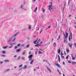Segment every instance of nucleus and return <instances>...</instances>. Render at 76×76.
<instances>
[{"label": "nucleus", "mask_w": 76, "mask_h": 76, "mask_svg": "<svg viewBox=\"0 0 76 76\" xmlns=\"http://www.w3.org/2000/svg\"><path fill=\"white\" fill-rule=\"evenodd\" d=\"M17 57V56H16V55H15L14 56V57Z\"/></svg>", "instance_id": "nucleus-47"}, {"label": "nucleus", "mask_w": 76, "mask_h": 76, "mask_svg": "<svg viewBox=\"0 0 76 76\" xmlns=\"http://www.w3.org/2000/svg\"><path fill=\"white\" fill-rule=\"evenodd\" d=\"M22 7H23V5H21L20 7L21 9H22Z\"/></svg>", "instance_id": "nucleus-40"}, {"label": "nucleus", "mask_w": 76, "mask_h": 76, "mask_svg": "<svg viewBox=\"0 0 76 76\" xmlns=\"http://www.w3.org/2000/svg\"><path fill=\"white\" fill-rule=\"evenodd\" d=\"M65 33L66 34V35H65V34H64V35L65 38L66 39V38H68V33H67V30H66V32H65Z\"/></svg>", "instance_id": "nucleus-1"}, {"label": "nucleus", "mask_w": 76, "mask_h": 76, "mask_svg": "<svg viewBox=\"0 0 76 76\" xmlns=\"http://www.w3.org/2000/svg\"><path fill=\"white\" fill-rule=\"evenodd\" d=\"M56 65L57 67H61L60 66V64H56Z\"/></svg>", "instance_id": "nucleus-6"}, {"label": "nucleus", "mask_w": 76, "mask_h": 76, "mask_svg": "<svg viewBox=\"0 0 76 76\" xmlns=\"http://www.w3.org/2000/svg\"><path fill=\"white\" fill-rule=\"evenodd\" d=\"M63 64H64H64H64V62H63Z\"/></svg>", "instance_id": "nucleus-53"}, {"label": "nucleus", "mask_w": 76, "mask_h": 76, "mask_svg": "<svg viewBox=\"0 0 76 76\" xmlns=\"http://www.w3.org/2000/svg\"><path fill=\"white\" fill-rule=\"evenodd\" d=\"M25 51H24L23 53L22 54H23V55H24V54H25Z\"/></svg>", "instance_id": "nucleus-29"}, {"label": "nucleus", "mask_w": 76, "mask_h": 76, "mask_svg": "<svg viewBox=\"0 0 76 76\" xmlns=\"http://www.w3.org/2000/svg\"><path fill=\"white\" fill-rule=\"evenodd\" d=\"M33 61H34V60H32L31 61V62L30 63V64H32V63H33Z\"/></svg>", "instance_id": "nucleus-19"}, {"label": "nucleus", "mask_w": 76, "mask_h": 76, "mask_svg": "<svg viewBox=\"0 0 76 76\" xmlns=\"http://www.w3.org/2000/svg\"><path fill=\"white\" fill-rule=\"evenodd\" d=\"M19 32H18L17 33H16L15 34H14L13 36H14V37H16V35H17V34H19Z\"/></svg>", "instance_id": "nucleus-8"}, {"label": "nucleus", "mask_w": 76, "mask_h": 76, "mask_svg": "<svg viewBox=\"0 0 76 76\" xmlns=\"http://www.w3.org/2000/svg\"><path fill=\"white\" fill-rule=\"evenodd\" d=\"M15 39H16V38H14V39L13 40V42H14V41H15Z\"/></svg>", "instance_id": "nucleus-32"}, {"label": "nucleus", "mask_w": 76, "mask_h": 76, "mask_svg": "<svg viewBox=\"0 0 76 76\" xmlns=\"http://www.w3.org/2000/svg\"><path fill=\"white\" fill-rule=\"evenodd\" d=\"M58 61L59 62H60L61 59H60V56L59 55H58Z\"/></svg>", "instance_id": "nucleus-9"}, {"label": "nucleus", "mask_w": 76, "mask_h": 76, "mask_svg": "<svg viewBox=\"0 0 76 76\" xmlns=\"http://www.w3.org/2000/svg\"><path fill=\"white\" fill-rule=\"evenodd\" d=\"M47 69L48 70H49V71L50 73H51V70H50V69L48 67L47 68Z\"/></svg>", "instance_id": "nucleus-14"}, {"label": "nucleus", "mask_w": 76, "mask_h": 76, "mask_svg": "<svg viewBox=\"0 0 76 76\" xmlns=\"http://www.w3.org/2000/svg\"><path fill=\"white\" fill-rule=\"evenodd\" d=\"M39 54H42V52H41V51H40V50L39 51Z\"/></svg>", "instance_id": "nucleus-21"}, {"label": "nucleus", "mask_w": 76, "mask_h": 76, "mask_svg": "<svg viewBox=\"0 0 76 76\" xmlns=\"http://www.w3.org/2000/svg\"><path fill=\"white\" fill-rule=\"evenodd\" d=\"M58 54H60V52H61V49H60V48L58 50Z\"/></svg>", "instance_id": "nucleus-5"}, {"label": "nucleus", "mask_w": 76, "mask_h": 76, "mask_svg": "<svg viewBox=\"0 0 76 76\" xmlns=\"http://www.w3.org/2000/svg\"><path fill=\"white\" fill-rule=\"evenodd\" d=\"M28 54H31V52H29Z\"/></svg>", "instance_id": "nucleus-51"}, {"label": "nucleus", "mask_w": 76, "mask_h": 76, "mask_svg": "<svg viewBox=\"0 0 76 76\" xmlns=\"http://www.w3.org/2000/svg\"><path fill=\"white\" fill-rule=\"evenodd\" d=\"M71 15H69V17H71Z\"/></svg>", "instance_id": "nucleus-55"}, {"label": "nucleus", "mask_w": 76, "mask_h": 76, "mask_svg": "<svg viewBox=\"0 0 76 76\" xmlns=\"http://www.w3.org/2000/svg\"><path fill=\"white\" fill-rule=\"evenodd\" d=\"M36 0H33V2H34V1H35Z\"/></svg>", "instance_id": "nucleus-45"}, {"label": "nucleus", "mask_w": 76, "mask_h": 76, "mask_svg": "<svg viewBox=\"0 0 76 76\" xmlns=\"http://www.w3.org/2000/svg\"><path fill=\"white\" fill-rule=\"evenodd\" d=\"M42 42H41L40 43V44H42Z\"/></svg>", "instance_id": "nucleus-58"}, {"label": "nucleus", "mask_w": 76, "mask_h": 76, "mask_svg": "<svg viewBox=\"0 0 76 76\" xmlns=\"http://www.w3.org/2000/svg\"><path fill=\"white\" fill-rule=\"evenodd\" d=\"M40 50H41V51H42V49H40L39 50V51H40Z\"/></svg>", "instance_id": "nucleus-57"}, {"label": "nucleus", "mask_w": 76, "mask_h": 76, "mask_svg": "<svg viewBox=\"0 0 76 76\" xmlns=\"http://www.w3.org/2000/svg\"><path fill=\"white\" fill-rule=\"evenodd\" d=\"M37 9H38V7H36L35 10H34V12H35H35H36V11H37Z\"/></svg>", "instance_id": "nucleus-12"}, {"label": "nucleus", "mask_w": 76, "mask_h": 76, "mask_svg": "<svg viewBox=\"0 0 76 76\" xmlns=\"http://www.w3.org/2000/svg\"><path fill=\"white\" fill-rule=\"evenodd\" d=\"M53 47H55V46H56V42L54 43L53 44Z\"/></svg>", "instance_id": "nucleus-18"}, {"label": "nucleus", "mask_w": 76, "mask_h": 76, "mask_svg": "<svg viewBox=\"0 0 76 76\" xmlns=\"http://www.w3.org/2000/svg\"><path fill=\"white\" fill-rule=\"evenodd\" d=\"M1 52L3 54H5L6 53V51H2Z\"/></svg>", "instance_id": "nucleus-20"}, {"label": "nucleus", "mask_w": 76, "mask_h": 76, "mask_svg": "<svg viewBox=\"0 0 76 76\" xmlns=\"http://www.w3.org/2000/svg\"><path fill=\"white\" fill-rule=\"evenodd\" d=\"M29 47V45H28L26 46L27 48H28V47Z\"/></svg>", "instance_id": "nucleus-33"}, {"label": "nucleus", "mask_w": 76, "mask_h": 76, "mask_svg": "<svg viewBox=\"0 0 76 76\" xmlns=\"http://www.w3.org/2000/svg\"><path fill=\"white\" fill-rule=\"evenodd\" d=\"M2 56H3V57H4V56H5L4 55H2Z\"/></svg>", "instance_id": "nucleus-56"}, {"label": "nucleus", "mask_w": 76, "mask_h": 76, "mask_svg": "<svg viewBox=\"0 0 76 76\" xmlns=\"http://www.w3.org/2000/svg\"><path fill=\"white\" fill-rule=\"evenodd\" d=\"M20 45V44H18L17 45V47H19V46Z\"/></svg>", "instance_id": "nucleus-34"}, {"label": "nucleus", "mask_w": 76, "mask_h": 76, "mask_svg": "<svg viewBox=\"0 0 76 76\" xmlns=\"http://www.w3.org/2000/svg\"><path fill=\"white\" fill-rule=\"evenodd\" d=\"M75 58H75V57H73L72 58V60H75Z\"/></svg>", "instance_id": "nucleus-38"}, {"label": "nucleus", "mask_w": 76, "mask_h": 76, "mask_svg": "<svg viewBox=\"0 0 76 76\" xmlns=\"http://www.w3.org/2000/svg\"><path fill=\"white\" fill-rule=\"evenodd\" d=\"M5 62H7V61H9V60H5L4 61Z\"/></svg>", "instance_id": "nucleus-37"}, {"label": "nucleus", "mask_w": 76, "mask_h": 76, "mask_svg": "<svg viewBox=\"0 0 76 76\" xmlns=\"http://www.w3.org/2000/svg\"><path fill=\"white\" fill-rule=\"evenodd\" d=\"M8 47V46H7L6 47H3L2 48H3V49H6V48L7 47Z\"/></svg>", "instance_id": "nucleus-17"}, {"label": "nucleus", "mask_w": 76, "mask_h": 76, "mask_svg": "<svg viewBox=\"0 0 76 76\" xmlns=\"http://www.w3.org/2000/svg\"><path fill=\"white\" fill-rule=\"evenodd\" d=\"M68 63H71V61H68Z\"/></svg>", "instance_id": "nucleus-41"}, {"label": "nucleus", "mask_w": 76, "mask_h": 76, "mask_svg": "<svg viewBox=\"0 0 76 76\" xmlns=\"http://www.w3.org/2000/svg\"><path fill=\"white\" fill-rule=\"evenodd\" d=\"M66 51L67 53H69L70 52V50H69V49L68 48L66 49Z\"/></svg>", "instance_id": "nucleus-11"}, {"label": "nucleus", "mask_w": 76, "mask_h": 76, "mask_svg": "<svg viewBox=\"0 0 76 76\" xmlns=\"http://www.w3.org/2000/svg\"><path fill=\"white\" fill-rule=\"evenodd\" d=\"M61 56H63L64 55V54L63 53L62 51H61Z\"/></svg>", "instance_id": "nucleus-16"}, {"label": "nucleus", "mask_w": 76, "mask_h": 76, "mask_svg": "<svg viewBox=\"0 0 76 76\" xmlns=\"http://www.w3.org/2000/svg\"><path fill=\"white\" fill-rule=\"evenodd\" d=\"M60 38V35H59V37L57 39L58 40H59V39Z\"/></svg>", "instance_id": "nucleus-26"}, {"label": "nucleus", "mask_w": 76, "mask_h": 76, "mask_svg": "<svg viewBox=\"0 0 76 76\" xmlns=\"http://www.w3.org/2000/svg\"><path fill=\"white\" fill-rule=\"evenodd\" d=\"M20 51V49H18L17 50H16V53H18V52H19Z\"/></svg>", "instance_id": "nucleus-10"}, {"label": "nucleus", "mask_w": 76, "mask_h": 76, "mask_svg": "<svg viewBox=\"0 0 76 76\" xmlns=\"http://www.w3.org/2000/svg\"><path fill=\"white\" fill-rule=\"evenodd\" d=\"M70 32L71 39H72V33L71 32V31H70Z\"/></svg>", "instance_id": "nucleus-13"}, {"label": "nucleus", "mask_w": 76, "mask_h": 76, "mask_svg": "<svg viewBox=\"0 0 76 76\" xmlns=\"http://www.w3.org/2000/svg\"><path fill=\"white\" fill-rule=\"evenodd\" d=\"M38 39V38H37V39L34 42V44H37V42Z\"/></svg>", "instance_id": "nucleus-7"}, {"label": "nucleus", "mask_w": 76, "mask_h": 76, "mask_svg": "<svg viewBox=\"0 0 76 76\" xmlns=\"http://www.w3.org/2000/svg\"><path fill=\"white\" fill-rule=\"evenodd\" d=\"M66 42V39H64V43Z\"/></svg>", "instance_id": "nucleus-43"}, {"label": "nucleus", "mask_w": 76, "mask_h": 76, "mask_svg": "<svg viewBox=\"0 0 76 76\" xmlns=\"http://www.w3.org/2000/svg\"><path fill=\"white\" fill-rule=\"evenodd\" d=\"M74 27H75V29H76V26H74Z\"/></svg>", "instance_id": "nucleus-63"}, {"label": "nucleus", "mask_w": 76, "mask_h": 76, "mask_svg": "<svg viewBox=\"0 0 76 76\" xmlns=\"http://www.w3.org/2000/svg\"><path fill=\"white\" fill-rule=\"evenodd\" d=\"M41 41V40H40V39H39V40H38V41Z\"/></svg>", "instance_id": "nucleus-62"}, {"label": "nucleus", "mask_w": 76, "mask_h": 76, "mask_svg": "<svg viewBox=\"0 0 76 76\" xmlns=\"http://www.w3.org/2000/svg\"><path fill=\"white\" fill-rule=\"evenodd\" d=\"M19 58H20V56H19L18 57V60H19Z\"/></svg>", "instance_id": "nucleus-48"}, {"label": "nucleus", "mask_w": 76, "mask_h": 76, "mask_svg": "<svg viewBox=\"0 0 76 76\" xmlns=\"http://www.w3.org/2000/svg\"><path fill=\"white\" fill-rule=\"evenodd\" d=\"M25 58H24V57H22L21 58V59H24Z\"/></svg>", "instance_id": "nucleus-50"}, {"label": "nucleus", "mask_w": 76, "mask_h": 76, "mask_svg": "<svg viewBox=\"0 0 76 76\" xmlns=\"http://www.w3.org/2000/svg\"><path fill=\"white\" fill-rule=\"evenodd\" d=\"M61 57L62 59L63 58H64V56H61Z\"/></svg>", "instance_id": "nucleus-28"}, {"label": "nucleus", "mask_w": 76, "mask_h": 76, "mask_svg": "<svg viewBox=\"0 0 76 76\" xmlns=\"http://www.w3.org/2000/svg\"><path fill=\"white\" fill-rule=\"evenodd\" d=\"M26 65H24L23 69H26Z\"/></svg>", "instance_id": "nucleus-27"}, {"label": "nucleus", "mask_w": 76, "mask_h": 76, "mask_svg": "<svg viewBox=\"0 0 76 76\" xmlns=\"http://www.w3.org/2000/svg\"><path fill=\"white\" fill-rule=\"evenodd\" d=\"M13 37H11L10 38V41H11V40L12 39V38Z\"/></svg>", "instance_id": "nucleus-54"}, {"label": "nucleus", "mask_w": 76, "mask_h": 76, "mask_svg": "<svg viewBox=\"0 0 76 76\" xmlns=\"http://www.w3.org/2000/svg\"><path fill=\"white\" fill-rule=\"evenodd\" d=\"M37 54V51H36V53H35V54Z\"/></svg>", "instance_id": "nucleus-52"}, {"label": "nucleus", "mask_w": 76, "mask_h": 76, "mask_svg": "<svg viewBox=\"0 0 76 76\" xmlns=\"http://www.w3.org/2000/svg\"><path fill=\"white\" fill-rule=\"evenodd\" d=\"M9 48H12V46H11L10 47H9Z\"/></svg>", "instance_id": "nucleus-61"}, {"label": "nucleus", "mask_w": 76, "mask_h": 76, "mask_svg": "<svg viewBox=\"0 0 76 76\" xmlns=\"http://www.w3.org/2000/svg\"><path fill=\"white\" fill-rule=\"evenodd\" d=\"M68 45L69 47H70L71 48H72V46H73V44L72 43H71V44H68Z\"/></svg>", "instance_id": "nucleus-4"}, {"label": "nucleus", "mask_w": 76, "mask_h": 76, "mask_svg": "<svg viewBox=\"0 0 76 76\" xmlns=\"http://www.w3.org/2000/svg\"><path fill=\"white\" fill-rule=\"evenodd\" d=\"M72 64H76V62L75 61H72Z\"/></svg>", "instance_id": "nucleus-15"}, {"label": "nucleus", "mask_w": 76, "mask_h": 76, "mask_svg": "<svg viewBox=\"0 0 76 76\" xmlns=\"http://www.w3.org/2000/svg\"><path fill=\"white\" fill-rule=\"evenodd\" d=\"M3 63V61H1L0 62L1 64Z\"/></svg>", "instance_id": "nucleus-44"}, {"label": "nucleus", "mask_w": 76, "mask_h": 76, "mask_svg": "<svg viewBox=\"0 0 76 76\" xmlns=\"http://www.w3.org/2000/svg\"><path fill=\"white\" fill-rule=\"evenodd\" d=\"M74 45H75V47H76V43H74Z\"/></svg>", "instance_id": "nucleus-59"}, {"label": "nucleus", "mask_w": 76, "mask_h": 76, "mask_svg": "<svg viewBox=\"0 0 76 76\" xmlns=\"http://www.w3.org/2000/svg\"><path fill=\"white\" fill-rule=\"evenodd\" d=\"M41 45H40V44H38V46H40Z\"/></svg>", "instance_id": "nucleus-60"}, {"label": "nucleus", "mask_w": 76, "mask_h": 76, "mask_svg": "<svg viewBox=\"0 0 76 76\" xmlns=\"http://www.w3.org/2000/svg\"><path fill=\"white\" fill-rule=\"evenodd\" d=\"M23 66V65L22 64H21L19 66V67H22V66Z\"/></svg>", "instance_id": "nucleus-39"}, {"label": "nucleus", "mask_w": 76, "mask_h": 76, "mask_svg": "<svg viewBox=\"0 0 76 76\" xmlns=\"http://www.w3.org/2000/svg\"><path fill=\"white\" fill-rule=\"evenodd\" d=\"M13 44H15V43H12V44H10V45H13Z\"/></svg>", "instance_id": "nucleus-24"}, {"label": "nucleus", "mask_w": 76, "mask_h": 76, "mask_svg": "<svg viewBox=\"0 0 76 76\" xmlns=\"http://www.w3.org/2000/svg\"><path fill=\"white\" fill-rule=\"evenodd\" d=\"M52 9H53V5L52 4L51 5H49L48 9L50 12L51 10H52Z\"/></svg>", "instance_id": "nucleus-2"}, {"label": "nucleus", "mask_w": 76, "mask_h": 76, "mask_svg": "<svg viewBox=\"0 0 76 76\" xmlns=\"http://www.w3.org/2000/svg\"><path fill=\"white\" fill-rule=\"evenodd\" d=\"M18 48V47H17V46H15V47H14V49H17V48Z\"/></svg>", "instance_id": "nucleus-31"}, {"label": "nucleus", "mask_w": 76, "mask_h": 76, "mask_svg": "<svg viewBox=\"0 0 76 76\" xmlns=\"http://www.w3.org/2000/svg\"><path fill=\"white\" fill-rule=\"evenodd\" d=\"M51 28V26H49L48 27V28H47V29H48V28Z\"/></svg>", "instance_id": "nucleus-42"}, {"label": "nucleus", "mask_w": 76, "mask_h": 76, "mask_svg": "<svg viewBox=\"0 0 76 76\" xmlns=\"http://www.w3.org/2000/svg\"><path fill=\"white\" fill-rule=\"evenodd\" d=\"M45 10L44 9H43V13H45Z\"/></svg>", "instance_id": "nucleus-35"}, {"label": "nucleus", "mask_w": 76, "mask_h": 76, "mask_svg": "<svg viewBox=\"0 0 76 76\" xmlns=\"http://www.w3.org/2000/svg\"><path fill=\"white\" fill-rule=\"evenodd\" d=\"M53 39H52V40H51V41H53Z\"/></svg>", "instance_id": "nucleus-64"}, {"label": "nucleus", "mask_w": 76, "mask_h": 76, "mask_svg": "<svg viewBox=\"0 0 76 76\" xmlns=\"http://www.w3.org/2000/svg\"><path fill=\"white\" fill-rule=\"evenodd\" d=\"M31 26H29L28 27V29H31Z\"/></svg>", "instance_id": "nucleus-22"}, {"label": "nucleus", "mask_w": 76, "mask_h": 76, "mask_svg": "<svg viewBox=\"0 0 76 76\" xmlns=\"http://www.w3.org/2000/svg\"><path fill=\"white\" fill-rule=\"evenodd\" d=\"M57 70L58 73H59V74H60V75H61V73L60 72H59V70H58V69H57Z\"/></svg>", "instance_id": "nucleus-23"}, {"label": "nucleus", "mask_w": 76, "mask_h": 76, "mask_svg": "<svg viewBox=\"0 0 76 76\" xmlns=\"http://www.w3.org/2000/svg\"><path fill=\"white\" fill-rule=\"evenodd\" d=\"M64 54L65 55H66V52L65 51L64 52Z\"/></svg>", "instance_id": "nucleus-46"}, {"label": "nucleus", "mask_w": 76, "mask_h": 76, "mask_svg": "<svg viewBox=\"0 0 76 76\" xmlns=\"http://www.w3.org/2000/svg\"><path fill=\"white\" fill-rule=\"evenodd\" d=\"M35 47H38V44L35 45Z\"/></svg>", "instance_id": "nucleus-30"}, {"label": "nucleus", "mask_w": 76, "mask_h": 76, "mask_svg": "<svg viewBox=\"0 0 76 76\" xmlns=\"http://www.w3.org/2000/svg\"><path fill=\"white\" fill-rule=\"evenodd\" d=\"M69 41H70V36H69Z\"/></svg>", "instance_id": "nucleus-36"}, {"label": "nucleus", "mask_w": 76, "mask_h": 76, "mask_svg": "<svg viewBox=\"0 0 76 76\" xmlns=\"http://www.w3.org/2000/svg\"><path fill=\"white\" fill-rule=\"evenodd\" d=\"M66 59H68L69 58V55H68L66 57Z\"/></svg>", "instance_id": "nucleus-25"}, {"label": "nucleus", "mask_w": 76, "mask_h": 76, "mask_svg": "<svg viewBox=\"0 0 76 76\" xmlns=\"http://www.w3.org/2000/svg\"><path fill=\"white\" fill-rule=\"evenodd\" d=\"M69 4H70V2H69V1H68V5Z\"/></svg>", "instance_id": "nucleus-49"}, {"label": "nucleus", "mask_w": 76, "mask_h": 76, "mask_svg": "<svg viewBox=\"0 0 76 76\" xmlns=\"http://www.w3.org/2000/svg\"><path fill=\"white\" fill-rule=\"evenodd\" d=\"M32 57V55H30L28 56V58H30L29 60V61H31V60L32 59V58H31Z\"/></svg>", "instance_id": "nucleus-3"}]
</instances>
